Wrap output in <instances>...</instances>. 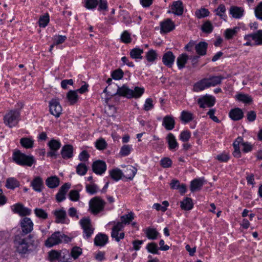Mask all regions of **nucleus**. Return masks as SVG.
I'll return each instance as SVG.
<instances>
[{"mask_svg": "<svg viewBox=\"0 0 262 262\" xmlns=\"http://www.w3.org/2000/svg\"><path fill=\"white\" fill-rule=\"evenodd\" d=\"M33 238V234H29L27 236L23 235V234L15 235L14 244L16 251L20 254L28 253L29 251L30 247L34 245V240Z\"/></svg>", "mask_w": 262, "mask_h": 262, "instance_id": "1", "label": "nucleus"}, {"mask_svg": "<svg viewBox=\"0 0 262 262\" xmlns=\"http://www.w3.org/2000/svg\"><path fill=\"white\" fill-rule=\"evenodd\" d=\"M224 78V77L221 75L203 78L194 84L193 90L198 92L211 86H215L221 84Z\"/></svg>", "mask_w": 262, "mask_h": 262, "instance_id": "2", "label": "nucleus"}, {"mask_svg": "<svg viewBox=\"0 0 262 262\" xmlns=\"http://www.w3.org/2000/svg\"><path fill=\"white\" fill-rule=\"evenodd\" d=\"M144 92L143 88L136 86L134 90H131L125 85L118 87L115 95L123 96L127 98H138L140 97Z\"/></svg>", "mask_w": 262, "mask_h": 262, "instance_id": "3", "label": "nucleus"}, {"mask_svg": "<svg viewBox=\"0 0 262 262\" xmlns=\"http://www.w3.org/2000/svg\"><path fill=\"white\" fill-rule=\"evenodd\" d=\"M71 240L70 238L59 231L53 233L45 242V245L47 247H52L58 245L62 241L68 243Z\"/></svg>", "mask_w": 262, "mask_h": 262, "instance_id": "4", "label": "nucleus"}, {"mask_svg": "<svg viewBox=\"0 0 262 262\" xmlns=\"http://www.w3.org/2000/svg\"><path fill=\"white\" fill-rule=\"evenodd\" d=\"M13 159L17 164L21 166H31L34 163L33 156H27L21 152L19 150H16L13 154Z\"/></svg>", "mask_w": 262, "mask_h": 262, "instance_id": "5", "label": "nucleus"}, {"mask_svg": "<svg viewBox=\"0 0 262 262\" xmlns=\"http://www.w3.org/2000/svg\"><path fill=\"white\" fill-rule=\"evenodd\" d=\"M20 111L17 109L11 110L4 116L5 124L10 127L16 126L20 120Z\"/></svg>", "mask_w": 262, "mask_h": 262, "instance_id": "6", "label": "nucleus"}, {"mask_svg": "<svg viewBox=\"0 0 262 262\" xmlns=\"http://www.w3.org/2000/svg\"><path fill=\"white\" fill-rule=\"evenodd\" d=\"M105 205V201L100 197L96 196L92 199L89 202V208L93 214H97L102 211Z\"/></svg>", "mask_w": 262, "mask_h": 262, "instance_id": "7", "label": "nucleus"}, {"mask_svg": "<svg viewBox=\"0 0 262 262\" xmlns=\"http://www.w3.org/2000/svg\"><path fill=\"white\" fill-rule=\"evenodd\" d=\"M21 231L18 234H23L25 236L30 233L33 229V223L29 217L23 218L20 222Z\"/></svg>", "mask_w": 262, "mask_h": 262, "instance_id": "8", "label": "nucleus"}, {"mask_svg": "<svg viewBox=\"0 0 262 262\" xmlns=\"http://www.w3.org/2000/svg\"><path fill=\"white\" fill-rule=\"evenodd\" d=\"M49 107L50 113L56 117L61 114L62 108L58 99H52L49 102Z\"/></svg>", "mask_w": 262, "mask_h": 262, "instance_id": "9", "label": "nucleus"}, {"mask_svg": "<svg viewBox=\"0 0 262 262\" xmlns=\"http://www.w3.org/2000/svg\"><path fill=\"white\" fill-rule=\"evenodd\" d=\"M215 101V98L211 95H206L198 100V103L201 108L211 107L214 105Z\"/></svg>", "mask_w": 262, "mask_h": 262, "instance_id": "10", "label": "nucleus"}, {"mask_svg": "<svg viewBox=\"0 0 262 262\" xmlns=\"http://www.w3.org/2000/svg\"><path fill=\"white\" fill-rule=\"evenodd\" d=\"M80 225L83 230L85 236L88 238L93 234L94 229L92 228L89 219L84 218L80 221Z\"/></svg>", "mask_w": 262, "mask_h": 262, "instance_id": "11", "label": "nucleus"}, {"mask_svg": "<svg viewBox=\"0 0 262 262\" xmlns=\"http://www.w3.org/2000/svg\"><path fill=\"white\" fill-rule=\"evenodd\" d=\"M12 211L18 213L20 216H26L30 215L31 212V209L25 207L23 204L20 203L16 204L12 206Z\"/></svg>", "mask_w": 262, "mask_h": 262, "instance_id": "12", "label": "nucleus"}, {"mask_svg": "<svg viewBox=\"0 0 262 262\" xmlns=\"http://www.w3.org/2000/svg\"><path fill=\"white\" fill-rule=\"evenodd\" d=\"M246 38L248 39L252 38L254 41V45H262V30H258L255 32L246 35Z\"/></svg>", "mask_w": 262, "mask_h": 262, "instance_id": "13", "label": "nucleus"}, {"mask_svg": "<svg viewBox=\"0 0 262 262\" xmlns=\"http://www.w3.org/2000/svg\"><path fill=\"white\" fill-rule=\"evenodd\" d=\"M123 228V225L121 223H117L112 228L111 236L115 239L117 242H119L121 239L124 237V234L121 232L118 235V232Z\"/></svg>", "mask_w": 262, "mask_h": 262, "instance_id": "14", "label": "nucleus"}, {"mask_svg": "<svg viewBox=\"0 0 262 262\" xmlns=\"http://www.w3.org/2000/svg\"><path fill=\"white\" fill-rule=\"evenodd\" d=\"M92 168L95 173L101 175L106 171V165L105 162L97 160L93 163Z\"/></svg>", "mask_w": 262, "mask_h": 262, "instance_id": "15", "label": "nucleus"}, {"mask_svg": "<svg viewBox=\"0 0 262 262\" xmlns=\"http://www.w3.org/2000/svg\"><path fill=\"white\" fill-rule=\"evenodd\" d=\"M175 60V56L170 52L168 51L164 54L162 57L163 64L168 68L172 67Z\"/></svg>", "mask_w": 262, "mask_h": 262, "instance_id": "16", "label": "nucleus"}, {"mask_svg": "<svg viewBox=\"0 0 262 262\" xmlns=\"http://www.w3.org/2000/svg\"><path fill=\"white\" fill-rule=\"evenodd\" d=\"M229 116L232 120L238 121L244 117V112L242 109L236 107L230 111Z\"/></svg>", "mask_w": 262, "mask_h": 262, "instance_id": "17", "label": "nucleus"}, {"mask_svg": "<svg viewBox=\"0 0 262 262\" xmlns=\"http://www.w3.org/2000/svg\"><path fill=\"white\" fill-rule=\"evenodd\" d=\"M244 9L242 7L232 6L230 8L229 13L235 19H239L244 15Z\"/></svg>", "mask_w": 262, "mask_h": 262, "instance_id": "18", "label": "nucleus"}, {"mask_svg": "<svg viewBox=\"0 0 262 262\" xmlns=\"http://www.w3.org/2000/svg\"><path fill=\"white\" fill-rule=\"evenodd\" d=\"M161 31L167 33L172 30L174 28L173 22L170 19H167L160 24Z\"/></svg>", "mask_w": 262, "mask_h": 262, "instance_id": "19", "label": "nucleus"}, {"mask_svg": "<svg viewBox=\"0 0 262 262\" xmlns=\"http://www.w3.org/2000/svg\"><path fill=\"white\" fill-rule=\"evenodd\" d=\"M172 12L177 15H181L183 13V7L182 2L180 1L173 3L171 6Z\"/></svg>", "mask_w": 262, "mask_h": 262, "instance_id": "20", "label": "nucleus"}, {"mask_svg": "<svg viewBox=\"0 0 262 262\" xmlns=\"http://www.w3.org/2000/svg\"><path fill=\"white\" fill-rule=\"evenodd\" d=\"M60 183L59 179L56 176H51L47 179L46 184L50 188L57 187Z\"/></svg>", "mask_w": 262, "mask_h": 262, "instance_id": "21", "label": "nucleus"}, {"mask_svg": "<svg viewBox=\"0 0 262 262\" xmlns=\"http://www.w3.org/2000/svg\"><path fill=\"white\" fill-rule=\"evenodd\" d=\"M61 154L63 159H69L73 157V147L71 145H64L61 149Z\"/></svg>", "mask_w": 262, "mask_h": 262, "instance_id": "22", "label": "nucleus"}, {"mask_svg": "<svg viewBox=\"0 0 262 262\" xmlns=\"http://www.w3.org/2000/svg\"><path fill=\"white\" fill-rule=\"evenodd\" d=\"M31 185L35 191L40 192L43 186L42 180L39 177H35L32 181Z\"/></svg>", "mask_w": 262, "mask_h": 262, "instance_id": "23", "label": "nucleus"}, {"mask_svg": "<svg viewBox=\"0 0 262 262\" xmlns=\"http://www.w3.org/2000/svg\"><path fill=\"white\" fill-rule=\"evenodd\" d=\"M208 44L204 41H201L195 45V49L196 52L200 56H204L206 54V50Z\"/></svg>", "mask_w": 262, "mask_h": 262, "instance_id": "24", "label": "nucleus"}, {"mask_svg": "<svg viewBox=\"0 0 262 262\" xmlns=\"http://www.w3.org/2000/svg\"><path fill=\"white\" fill-rule=\"evenodd\" d=\"M107 241L108 237L107 235L100 233L95 237L94 243L97 246H103L107 242Z\"/></svg>", "mask_w": 262, "mask_h": 262, "instance_id": "25", "label": "nucleus"}, {"mask_svg": "<svg viewBox=\"0 0 262 262\" xmlns=\"http://www.w3.org/2000/svg\"><path fill=\"white\" fill-rule=\"evenodd\" d=\"M203 184V180L201 179H195L193 180L191 182L190 190L192 192H194L200 190Z\"/></svg>", "mask_w": 262, "mask_h": 262, "instance_id": "26", "label": "nucleus"}, {"mask_svg": "<svg viewBox=\"0 0 262 262\" xmlns=\"http://www.w3.org/2000/svg\"><path fill=\"white\" fill-rule=\"evenodd\" d=\"M67 98L71 105L75 104L78 100L77 91L70 90L67 94Z\"/></svg>", "mask_w": 262, "mask_h": 262, "instance_id": "27", "label": "nucleus"}, {"mask_svg": "<svg viewBox=\"0 0 262 262\" xmlns=\"http://www.w3.org/2000/svg\"><path fill=\"white\" fill-rule=\"evenodd\" d=\"M181 208L184 210H190L193 206L192 200L190 198H186L180 202Z\"/></svg>", "mask_w": 262, "mask_h": 262, "instance_id": "28", "label": "nucleus"}, {"mask_svg": "<svg viewBox=\"0 0 262 262\" xmlns=\"http://www.w3.org/2000/svg\"><path fill=\"white\" fill-rule=\"evenodd\" d=\"M56 217V222L64 223L66 217V212L63 209L55 210L54 213Z\"/></svg>", "mask_w": 262, "mask_h": 262, "instance_id": "29", "label": "nucleus"}, {"mask_svg": "<svg viewBox=\"0 0 262 262\" xmlns=\"http://www.w3.org/2000/svg\"><path fill=\"white\" fill-rule=\"evenodd\" d=\"M188 60V56L187 54L183 53L181 54L177 60V63L179 69H182L185 67V64Z\"/></svg>", "mask_w": 262, "mask_h": 262, "instance_id": "30", "label": "nucleus"}, {"mask_svg": "<svg viewBox=\"0 0 262 262\" xmlns=\"http://www.w3.org/2000/svg\"><path fill=\"white\" fill-rule=\"evenodd\" d=\"M163 124L165 126L166 129L171 130L174 127V120L170 116H166L163 119Z\"/></svg>", "mask_w": 262, "mask_h": 262, "instance_id": "31", "label": "nucleus"}, {"mask_svg": "<svg viewBox=\"0 0 262 262\" xmlns=\"http://www.w3.org/2000/svg\"><path fill=\"white\" fill-rule=\"evenodd\" d=\"M137 169L134 166H128L126 167L124 173V177L128 179L132 180L135 176Z\"/></svg>", "mask_w": 262, "mask_h": 262, "instance_id": "32", "label": "nucleus"}, {"mask_svg": "<svg viewBox=\"0 0 262 262\" xmlns=\"http://www.w3.org/2000/svg\"><path fill=\"white\" fill-rule=\"evenodd\" d=\"M60 262H71L72 257L71 253L66 249L60 251Z\"/></svg>", "mask_w": 262, "mask_h": 262, "instance_id": "33", "label": "nucleus"}, {"mask_svg": "<svg viewBox=\"0 0 262 262\" xmlns=\"http://www.w3.org/2000/svg\"><path fill=\"white\" fill-rule=\"evenodd\" d=\"M111 177L116 181H118L122 178L123 173L118 168H115L110 171Z\"/></svg>", "mask_w": 262, "mask_h": 262, "instance_id": "34", "label": "nucleus"}, {"mask_svg": "<svg viewBox=\"0 0 262 262\" xmlns=\"http://www.w3.org/2000/svg\"><path fill=\"white\" fill-rule=\"evenodd\" d=\"M143 53V50L136 48L134 49H133L130 51V57L135 59H141L143 58V56H142V54Z\"/></svg>", "mask_w": 262, "mask_h": 262, "instance_id": "35", "label": "nucleus"}, {"mask_svg": "<svg viewBox=\"0 0 262 262\" xmlns=\"http://www.w3.org/2000/svg\"><path fill=\"white\" fill-rule=\"evenodd\" d=\"M180 119L185 123L189 122L193 119V114L188 111H183L181 113Z\"/></svg>", "mask_w": 262, "mask_h": 262, "instance_id": "36", "label": "nucleus"}, {"mask_svg": "<svg viewBox=\"0 0 262 262\" xmlns=\"http://www.w3.org/2000/svg\"><path fill=\"white\" fill-rule=\"evenodd\" d=\"M19 186V182L14 178H9L6 180V187L8 189H14Z\"/></svg>", "mask_w": 262, "mask_h": 262, "instance_id": "37", "label": "nucleus"}, {"mask_svg": "<svg viewBox=\"0 0 262 262\" xmlns=\"http://www.w3.org/2000/svg\"><path fill=\"white\" fill-rule=\"evenodd\" d=\"M167 141L170 149H174L178 146L175 137L172 134L170 133L167 135Z\"/></svg>", "mask_w": 262, "mask_h": 262, "instance_id": "38", "label": "nucleus"}, {"mask_svg": "<svg viewBox=\"0 0 262 262\" xmlns=\"http://www.w3.org/2000/svg\"><path fill=\"white\" fill-rule=\"evenodd\" d=\"M226 9L225 5L223 4L220 5L215 10L216 15L220 17L221 19L226 20L227 15L226 14Z\"/></svg>", "mask_w": 262, "mask_h": 262, "instance_id": "39", "label": "nucleus"}, {"mask_svg": "<svg viewBox=\"0 0 262 262\" xmlns=\"http://www.w3.org/2000/svg\"><path fill=\"white\" fill-rule=\"evenodd\" d=\"M236 99L244 103L249 104L252 101V98L248 95L239 94L236 96Z\"/></svg>", "mask_w": 262, "mask_h": 262, "instance_id": "40", "label": "nucleus"}, {"mask_svg": "<svg viewBox=\"0 0 262 262\" xmlns=\"http://www.w3.org/2000/svg\"><path fill=\"white\" fill-rule=\"evenodd\" d=\"M146 236L150 239H155L157 238L159 233L154 228H148L146 232Z\"/></svg>", "mask_w": 262, "mask_h": 262, "instance_id": "41", "label": "nucleus"}, {"mask_svg": "<svg viewBox=\"0 0 262 262\" xmlns=\"http://www.w3.org/2000/svg\"><path fill=\"white\" fill-rule=\"evenodd\" d=\"M34 213L36 216L42 220H45L48 218V213L42 209L36 208L34 210Z\"/></svg>", "mask_w": 262, "mask_h": 262, "instance_id": "42", "label": "nucleus"}, {"mask_svg": "<svg viewBox=\"0 0 262 262\" xmlns=\"http://www.w3.org/2000/svg\"><path fill=\"white\" fill-rule=\"evenodd\" d=\"M88 171V167L84 163L79 164L76 167V172L80 176H84Z\"/></svg>", "mask_w": 262, "mask_h": 262, "instance_id": "43", "label": "nucleus"}, {"mask_svg": "<svg viewBox=\"0 0 262 262\" xmlns=\"http://www.w3.org/2000/svg\"><path fill=\"white\" fill-rule=\"evenodd\" d=\"M134 219V213L132 212H129L127 214H125L121 217V223L123 224H128Z\"/></svg>", "mask_w": 262, "mask_h": 262, "instance_id": "44", "label": "nucleus"}, {"mask_svg": "<svg viewBox=\"0 0 262 262\" xmlns=\"http://www.w3.org/2000/svg\"><path fill=\"white\" fill-rule=\"evenodd\" d=\"M157 57V54L156 51L154 50H150L146 54V58L149 62H154Z\"/></svg>", "mask_w": 262, "mask_h": 262, "instance_id": "45", "label": "nucleus"}, {"mask_svg": "<svg viewBox=\"0 0 262 262\" xmlns=\"http://www.w3.org/2000/svg\"><path fill=\"white\" fill-rule=\"evenodd\" d=\"M20 144L26 148H30L33 147V141L30 138H23L20 140Z\"/></svg>", "mask_w": 262, "mask_h": 262, "instance_id": "46", "label": "nucleus"}, {"mask_svg": "<svg viewBox=\"0 0 262 262\" xmlns=\"http://www.w3.org/2000/svg\"><path fill=\"white\" fill-rule=\"evenodd\" d=\"M98 5V0H85L84 1V6L88 9H95Z\"/></svg>", "mask_w": 262, "mask_h": 262, "instance_id": "47", "label": "nucleus"}, {"mask_svg": "<svg viewBox=\"0 0 262 262\" xmlns=\"http://www.w3.org/2000/svg\"><path fill=\"white\" fill-rule=\"evenodd\" d=\"M60 251L59 252L56 250H52L49 252V257L50 261L58 260L60 261Z\"/></svg>", "mask_w": 262, "mask_h": 262, "instance_id": "48", "label": "nucleus"}, {"mask_svg": "<svg viewBox=\"0 0 262 262\" xmlns=\"http://www.w3.org/2000/svg\"><path fill=\"white\" fill-rule=\"evenodd\" d=\"M49 22V16L46 14L41 16L38 20L39 26L40 27H45Z\"/></svg>", "mask_w": 262, "mask_h": 262, "instance_id": "49", "label": "nucleus"}, {"mask_svg": "<svg viewBox=\"0 0 262 262\" xmlns=\"http://www.w3.org/2000/svg\"><path fill=\"white\" fill-rule=\"evenodd\" d=\"M48 145L51 150H57L60 147V143L56 140L52 139L49 143Z\"/></svg>", "mask_w": 262, "mask_h": 262, "instance_id": "50", "label": "nucleus"}, {"mask_svg": "<svg viewBox=\"0 0 262 262\" xmlns=\"http://www.w3.org/2000/svg\"><path fill=\"white\" fill-rule=\"evenodd\" d=\"M146 249L147 251L152 254L158 253V247L157 245L155 243H149L147 246Z\"/></svg>", "mask_w": 262, "mask_h": 262, "instance_id": "51", "label": "nucleus"}, {"mask_svg": "<svg viewBox=\"0 0 262 262\" xmlns=\"http://www.w3.org/2000/svg\"><path fill=\"white\" fill-rule=\"evenodd\" d=\"M239 28L235 27L233 29H228L225 31L226 37L227 39L231 38L238 31Z\"/></svg>", "mask_w": 262, "mask_h": 262, "instance_id": "52", "label": "nucleus"}, {"mask_svg": "<svg viewBox=\"0 0 262 262\" xmlns=\"http://www.w3.org/2000/svg\"><path fill=\"white\" fill-rule=\"evenodd\" d=\"M209 14V11L205 8H202L198 10L195 12V15L198 18H201L207 16Z\"/></svg>", "mask_w": 262, "mask_h": 262, "instance_id": "53", "label": "nucleus"}, {"mask_svg": "<svg viewBox=\"0 0 262 262\" xmlns=\"http://www.w3.org/2000/svg\"><path fill=\"white\" fill-rule=\"evenodd\" d=\"M202 29L203 32L209 33L212 31L213 26L210 21H207L203 25Z\"/></svg>", "mask_w": 262, "mask_h": 262, "instance_id": "54", "label": "nucleus"}, {"mask_svg": "<svg viewBox=\"0 0 262 262\" xmlns=\"http://www.w3.org/2000/svg\"><path fill=\"white\" fill-rule=\"evenodd\" d=\"M70 253L71 257L75 259L77 258L81 254L82 250L79 247H75L73 248Z\"/></svg>", "mask_w": 262, "mask_h": 262, "instance_id": "55", "label": "nucleus"}, {"mask_svg": "<svg viewBox=\"0 0 262 262\" xmlns=\"http://www.w3.org/2000/svg\"><path fill=\"white\" fill-rule=\"evenodd\" d=\"M107 143L102 138H100L96 142V147L99 150H103L106 148Z\"/></svg>", "mask_w": 262, "mask_h": 262, "instance_id": "56", "label": "nucleus"}, {"mask_svg": "<svg viewBox=\"0 0 262 262\" xmlns=\"http://www.w3.org/2000/svg\"><path fill=\"white\" fill-rule=\"evenodd\" d=\"M131 149V146L129 145H124L121 147L120 151V154L122 156H127L129 154Z\"/></svg>", "mask_w": 262, "mask_h": 262, "instance_id": "57", "label": "nucleus"}, {"mask_svg": "<svg viewBox=\"0 0 262 262\" xmlns=\"http://www.w3.org/2000/svg\"><path fill=\"white\" fill-rule=\"evenodd\" d=\"M98 189L97 186L94 184L86 185V191L91 194L96 193L98 191Z\"/></svg>", "mask_w": 262, "mask_h": 262, "instance_id": "58", "label": "nucleus"}, {"mask_svg": "<svg viewBox=\"0 0 262 262\" xmlns=\"http://www.w3.org/2000/svg\"><path fill=\"white\" fill-rule=\"evenodd\" d=\"M67 39L66 36L56 35L54 38V45H58L62 43Z\"/></svg>", "mask_w": 262, "mask_h": 262, "instance_id": "59", "label": "nucleus"}, {"mask_svg": "<svg viewBox=\"0 0 262 262\" xmlns=\"http://www.w3.org/2000/svg\"><path fill=\"white\" fill-rule=\"evenodd\" d=\"M121 39L122 42L126 43H129L131 41L130 35L126 31L123 32L121 36Z\"/></svg>", "mask_w": 262, "mask_h": 262, "instance_id": "60", "label": "nucleus"}, {"mask_svg": "<svg viewBox=\"0 0 262 262\" xmlns=\"http://www.w3.org/2000/svg\"><path fill=\"white\" fill-rule=\"evenodd\" d=\"M123 72L121 69L114 71L112 74V77L116 80H119L123 77Z\"/></svg>", "mask_w": 262, "mask_h": 262, "instance_id": "61", "label": "nucleus"}, {"mask_svg": "<svg viewBox=\"0 0 262 262\" xmlns=\"http://www.w3.org/2000/svg\"><path fill=\"white\" fill-rule=\"evenodd\" d=\"M105 113L110 117H113L116 113V108L112 105H107L105 108Z\"/></svg>", "mask_w": 262, "mask_h": 262, "instance_id": "62", "label": "nucleus"}, {"mask_svg": "<svg viewBox=\"0 0 262 262\" xmlns=\"http://www.w3.org/2000/svg\"><path fill=\"white\" fill-rule=\"evenodd\" d=\"M69 198L72 201H77L79 199V194L77 190H72L69 193Z\"/></svg>", "mask_w": 262, "mask_h": 262, "instance_id": "63", "label": "nucleus"}, {"mask_svg": "<svg viewBox=\"0 0 262 262\" xmlns=\"http://www.w3.org/2000/svg\"><path fill=\"white\" fill-rule=\"evenodd\" d=\"M256 16L262 20V2H260L255 9Z\"/></svg>", "mask_w": 262, "mask_h": 262, "instance_id": "64", "label": "nucleus"}]
</instances>
